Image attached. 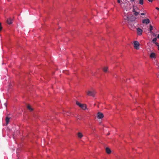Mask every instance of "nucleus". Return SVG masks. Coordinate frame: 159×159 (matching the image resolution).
I'll return each mask as SVG.
<instances>
[{
  "label": "nucleus",
  "instance_id": "f257e3e1",
  "mask_svg": "<svg viewBox=\"0 0 159 159\" xmlns=\"http://www.w3.org/2000/svg\"><path fill=\"white\" fill-rule=\"evenodd\" d=\"M136 18L133 15L127 16L126 19L128 21H134L135 20Z\"/></svg>",
  "mask_w": 159,
  "mask_h": 159
},
{
  "label": "nucleus",
  "instance_id": "f03ea898",
  "mask_svg": "<svg viewBox=\"0 0 159 159\" xmlns=\"http://www.w3.org/2000/svg\"><path fill=\"white\" fill-rule=\"evenodd\" d=\"M87 93L88 95L94 97L96 93V92L94 90H92V91L88 90Z\"/></svg>",
  "mask_w": 159,
  "mask_h": 159
},
{
  "label": "nucleus",
  "instance_id": "7ed1b4c3",
  "mask_svg": "<svg viewBox=\"0 0 159 159\" xmlns=\"http://www.w3.org/2000/svg\"><path fill=\"white\" fill-rule=\"evenodd\" d=\"M76 103L83 110H85L86 108V106L85 104H81L78 101H76Z\"/></svg>",
  "mask_w": 159,
  "mask_h": 159
},
{
  "label": "nucleus",
  "instance_id": "20e7f679",
  "mask_svg": "<svg viewBox=\"0 0 159 159\" xmlns=\"http://www.w3.org/2000/svg\"><path fill=\"white\" fill-rule=\"evenodd\" d=\"M134 48L136 49H139L140 44L137 41H135L134 42Z\"/></svg>",
  "mask_w": 159,
  "mask_h": 159
},
{
  "label": "nucleus",
  "instance_id": "39448f33",
  "mask_svg": "<svg viewBox=\"0 0 159 159\" xmlns=\"http://www.w3.org/2000/svg\"><path fill=\"white\" fill-rule=\"evenodd\" d=\"M104 117L103 115L100 112H98L97 114V117L98 119H101Z\"/></svg>",
  "mask_w": 159,
  "mask_h": 159
},
{
  "label": "nucleus",
  "instance_id": "423d86ee",
  "mask_svg": "<svg viewBox=\"0 0 159 159\" xmlns=\"http://www.w3.org/2000/svg\"><path fill=\"white\" fill-rule=\"evenodd\" d=\"M150 20L148 19H145L142 20V23L143 24H145L147 25L150 23Z\"/></svg>",
  "mask_w": 159,
  "mask_h": 159
},
{
  "label": "nucleus",
  "instance_id": "0eeeda50",
  "mask_svg": "<svg viewBox=\"0 0 159 159\" xmlns=\"http://www.w3.org/2000/svg\"><path fill=\"white\" fill-rule=\"evenodd\" d=\"M143 30L139 28H138L137 29V33L138 35H140L142 34Z\"/></svg>",
  "mask_w": 159,
  "mask_h": 159
},
{
  "label": "nucleus",
  "instance_id": "6e6552de",
  "mask_svg": "<svg viewBox=\"0 0 159 159\" xmlns=\"http://www.w3.org/2000/svg\"><path fill=\"white\" fill-rule=\"evenodd\" d=\"M12 19L11 18H9L7 20V23L9 25L11 24H12Z\"/></svg>",
  "mask_w": 159,
  "mask_h": 159
},
{
  "label": "nucleus",
  "instance_id": "1a4fd4ad",
  "mask_svg": "<svg viewBox=\"0 0 159 159\" xmlns=\"http://www.w3.org/2000/svg\"><path fill=\"white\" fill-rule=\"evenodd\" d=\"M155 54L154 52H152L150 55V57L151 58H155Z\"/></svg>",
  "mask_w": 159,
  "mask_h": 159
},
{
  "label": "nucleus",
  "instance_id": "9d476101",
  "mask_svg": "<svg viewBox=\"0 0 159 159\" xmlns=\"http://www.w3.org/2000/svg\"><path fill=\"white\" fill-rule=\"evenodd\" d=\"M106 151L107 154H110L111 152V150L110 149L108 148H106Z\"/></svg>",
  "mask_w": 159,
  "mask_h": 159
},
{
  "label": "nucleus",
  "instance_id": "9b49d317",
  "mask_svg": "<svg viewBox=\"0 0 159 159\" xmlns=\"http://www.w3.org/2000/svg\"><path fill=\"white\" fill-rule=\"evenodd\" d=\"M10 120V118L8 117L7 116L6 118V124L7 125H8Z\"/></svg>",
  "mask_w": 159,
  "mask_h": 159
},
{
  "label": "nucleus",
  "instance_id": "f8f14e48",
  "mask_svg": "<svg viewBox=\"0 0 159 159\" xmlns=\"http://www.w3.org/2000/svg\"><path fill=\"white\" fill-rule=\"evenodd\" d=\"M152 29H153L152 26L151 25H150V26H149V31H150V32L151 34H152L153 33V32L152 31Z\"/></svg>",
  "mask_w": 159,
  "mask_h": 159
},
{
  "label": "nucleus",
  "instance_id": "ddd939ff",
  "mask_svg": "<svg viewBox=\"0 0 159 159\" xmlns=\"http://www.w3.org/2000/svg\"><path fill=\"white\" fill-rule=\"evenodd\" d=\"M108 69V67H105L103 68L102 70L104 72H106L107 71Z\"/></svg>",
  "mask_w": 159,
  "mask_h": 159
},
{
  "label": "nucleus",
  "instance_id": "4468645a",
  "mask_svg": "<svg viewBox=\"0 0 159 159\" xmlns=\"http://www.w3.org/2000/svg\"><path fill=\"white\" fill-rule=\"evenodd\" d=\"M78 136L80 138H81L83 137V135L81 133L79 132L78 134Z\"/></svg>",
  "mask_w": 159,
  "mask_h": 159
},
{
  "label": "nucleus",
  "instance_id": "2eb2a0df",
  "mask_svg": "<svg viewBox=\"0 0 159 159\" xmlns=\"http://www.w3.org/2000/svg\"><path fill=\"white\" fill-rule=\"evenodd\" d=\"M134 14L135 16H137L139 14V13L137 11H136L134 13Z\"/></svg>",
  "mask_w": 159,
  "mask_h": 159
},
{
  "label": "nucleus",
  "instance_id": "dca6fc26",
  "mask_svg": "<svg viewBox=\"0 0 159 159\" xmlns=\"http://www.w3.org/2000/svg\"><path fill=\"white\" fill-rule=\"evenodd\" d=\"M27 108L28 109H29V110H30L31 111H32L33 110V109L31 108V107L29 105H28V106Z\"/></svg>",
  "mask_w": 159,
  "mask_h": 159
},
{
  "label": "nucleus",
  "instance_id": "f3484780",
  "mask_svg": "<svg viewBox=\"0 0 159 159\" xmlns=\"http://www.w3.org/2000/svg\"><path fill=\"white\" fill-rule=\"evenodd\" d=\"M143 0H139V4L141 5H143Z\"/></svg>",
  "mask_w": 159,
  "mask_h": 159
},
{
  "label": "nucleus",
  "instance_id": "a211bd4d",
  "mask_svg": "<svg viewBox=\"0 0 159 159\" xmlns=\"http://www.w3.org/2000/svg\"><path fill=\"white\" fill-rule=\"evenodd\" d=\"M133 7H134L137 11L139 10V8L138 7L134 6H133Z\"/></svg>",
  "mask_w": 159,
  "mask_h": 159
},
{
  "label": "nucleus",
  "instance_id": "6ab92c4d",
  "mask_svg": "<svg viewBox=\"0 0 159 159\" xmlns=\"http://www.w3.org/2000/svg\"><path fill=\"white\" fill-rule=\"evenodd\" d=\"M157 38H155L153 39L152 40V42H156V41H157Z\"/></svg>",
  "mask_w": 159,
  "mask_h": 159
},
{
  "label": "nucleus",
  "instance_id": "aec40b11",
  "mask_svg": "<svg viewBox=\"0 0 159 159\" xmlns=\"http://www.w3.org/2000/svg\"><path fill=\"white\" fill-rule=\"evenodd\" d=\"M2 26L1 23L0 22V31L2 30Z\"/></svg>",
  "mask_w": 159,
  "mask_h": 159
},
{
  "label": "nucleus",
  "instance_id": "412c9836",
  "mask_svg": "<svg viewBox=\"0 0 159 159\" xmlns=\"http://www.w3.org/2000/svg\"><path fill=\"white\" fill-rule=\"evenodd\" d=\"M136 11H137L136 10H135V9L134 7H133L132 11L134 13L135 12H136Z\"/></svg>",
  "mask_w": 159,
  "mask_h": 159
},
{
  "label": "nucleus",
  "instance_id": "4be33fe9",
  "mask_svg": "<svg viewBox=\"0 0 159 159\" xmlns=\"http://www.w3.org/2000/svg\"><path fill=\"white\" fill-rule=\"evenodd\" d=\"M155 44L157 46H159V44L158 43H157V42H155Z\"/></svg>",
  "mask_w": 159,
  "mask_h": 159
},
{
  "label": "nucleus",
  "instance_id": "5701e85b",
  "mask_svg": "<svg viewBox=\"0 0 159 159\" xmlns=\"http://www.w3.org/2000/svg\"><path fill=\"white\" fill-rule=\"evenodd\" d=\"M140 14L141 15H145V14L143 13H141Z\"/></svg>",
  "mask_w": 159,
  "mask_h": 159
},
{
  "label": "nucleus",
  "instance_id": "b1692460",
  "mask_svg": "<svg viewBox=\"0 0 159 159\" xmlns=\"http://www.w3.org/2000/svg\"><path fill=\"white\" fill-rule=\"evenodd\" d=\"M121 1L120 0H117V2L118 3H120V2Z\"/></svg>",
  "mask_w": 159,
  "mask_h": 159
},
{
  "label": "nucleus",
  "instance_id": "393cba45",
  "mask_svg": "<svg viewBox=\"0 0 159 159\" xmlns=\"http://www.w3.org/2000/svg\"><path fill=\"white\" fill-rule=\"evenodd\" d=\"M149 2H152L153 0H148Z\"/></svg>",
  "mask_w": 159,
  "mask_h": 159
},
{
  "label": "nucleus",
  "instance_id": "a878e982",
  "mask_svg": "<svg viewBox=\"0 0 159 159\" xmlns=\"http://www.w3.org/2000/svg\"><path fill=\"white\" fill-rule=\"evenodd\" d=\"M156 9L157 10H159V8L158 7H156Z\"/></svg>",
  "mask_w": 159,
  "mask_h": 159
},
{
  "label": "nucleus",
  "instance_id": "bb28decb",
  "mask_svg": "<svg viewBox=\"0 0 159 159\" xmlns=\"http://www.w3.org/2000/svg\"><path fill=\"white\" fill-rule=\"evenodd\" d=\"M157 38L158 39H159V34H158L157 36Z\"/></svg>",
  "mask_w": 159,
  "mask_h": 159
},
{
  "label": "nucleus",
  "instance_id": "cd10ccee",
  "mask_svg": "<svg viewBox=\"0 0 159 159\" xmlns=\"http://www.w3.org/2000/svg\"><path fill=\"white\" fill-rule=\"evenodd\" d=\"M135 0H130V1L131 2H132V1H134Z\"/></svg>",
  "mask_w": 159,
  "mask_h": 159
},
{
  "label": "nucleus",
  "instance_id": "c85d7f7f",
  "mask_svg": "<svg viewBox=\"0 0 159 159\" xmlns=\"http://www.w3.org/2000/svg\"><path fill=\"white\" fill-rule=\"evenodd\" d=\"M4 104L5 105L6 107V106H7L6 103H5Z\"/></svg>",
  "mask_w": 159,
  "mask_h": 159
},
{
  "label": "nucleus",
  "instance_id": "c756f323",
  "mask_svg": "<svg viewBox=\"0 0 159 159\" xmlns=\"http://www.w3.org/2000/svg\"><path fill=\"white\" fill-rule=\"evenodd\" d=\"M157 77L159 78V74L157 75Z\"/></svg>",
  "mask_w": 159,
  "mask_h": 159
},
{
  "label": "nucleus",
  "instance_id": "7c9ffc66",
  "mask_svg": "<svg viewBox=\"0 0 159 159\" xmlns=\"http://www.w3.org/2000/svg\"><path fill=\"white\" fill-rule=\"evenodd\" d=\"M158 47V49L159 50V45Z\"/></svg>",
  "mask_w": 159,
  "mask_h": 159
},
{
  "label": "nucleus",
  "instance_id": "2f4dec72",
  "mask_svg": "<svg viewBox=\"0 0 159 159\" xmlns=\"http://www.w3.org/2000/svg\"><path fill=\"white\" fill-rule=\"evenodd\" d=\"M128 26L129 27V28H130V27H129V25H128Z\"/></svg>",
  "mask_w": 159,
  "mask_h": 159
},
{
  "label": "nucleus",
  "instance_id": "473e14b6",
  "mask_svg": "<svg viewBox=\"0 0 159 159\" xmlns=\"http://www.w3.org/2000/svg\"><path fill=\"white\" fill-rule=\"evenodd\" d=\"M158 1L159 2V0H158Z\"/></svg>",
  "mask_w": 159,
  "mask_h": 159
}]
</instances>
